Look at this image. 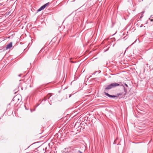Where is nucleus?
<instances>
[{
	"label": "nucleus",
	"mask_w": 153,
	"mask_h": 153,
	"mask_svg": "<svg viewBox=\"0 0 153 153\" xmlns=\"http://www.w3.org/2000/svg\"><path fill=\"white\" fill-rule=\"evenodd\" d=\"M104 94L105 95H106L110 97H111V98H114L117 97V96H115V95H111L106 92H104Z\"/></svg>",
	"instance_id": "obj_1"
},
{
	"label": "nucleus",
	"mask_w": 153,
	"mask_h": 153,
	"mask_svg": "<svg viewBox=\"0 0 153 153\" xmlns=\"http://www.w3.org/2000/svg\"><path fill=\"white\" fill-rule=\"evenodd\" d=\"M12 47V42H10L6 46V49H10V48Z\"/></svg>",
	"instance_id": "obj_2"
},
{
	"label": "nucleus",
	"mask_w": 153,
	"mask_h": 153,
	"mask_svg": "<svg viewBox=\"0 0 153 153\" xmlns=\"http://www.w3.org/2000/svg\"><path fill=\"white\" fill-rule=\"evenodd\" d=\"M112 88H114L117 86L120 85V84L116 82L113 83L111 84Z\"/></svg>",
	"instance_id": "obj_3"
},
{
	"label": "nucleus",
	"mask_w": 153,
	"mask_h": 153,
	"mask_svg": "<svg viewBox=\"0 0 153 153\" xmlns=\"http://www.w3.org/2000/svg\"><path fill=\"white\" fill-rule=\"evenodd\" d=\"M112 88L111 84L110 85H107L105 88V89L106 90H109L111 89Z\"/></svg>",
	"instance_id": "obj_4"
},
{
	"label": "nucleus",
	"mask_w": 153,
	"mask_h": 153,
	"mask_svg": "<svg viewBox=\"0 0 153 153\" xmlns=\"http://www.w3.org/2000/svg\"><path fill=\"white\" fill-rule=\"evenodd\" d=\"M45 8L44 6V5H43L42 6H41L37 10V12H39L41 10H43Z\"/></svg>",
	"instance_id": "obj_5"
},
{
	"label": "nucleus",
	"mask_w": 153,
	"mask_h": 153,
	"mask_svg": "<svg viewBox=\"0 0 153 153\" xmlns=\"http://www.w3.org/2000/svg\"><path fill=\"white\" fill-rule=\"evenodd\" d=\"M69 151H70V150L68 148H65L64 149V152H69Z\"/></svg>",
	"instance_id": "obj_6"
},
{
	"label": "nucleus",
	"mask_w": 153,
	"mask_h": 153,
	"mask_svg": "<svg viewBox=\"0 0 153 153\" xmlns=\"http://www.w3.org/2000/svg\"><path fill=\"white\" fill-rule=\"evenodd\" d=\"M50 4L49 2H48L46 4H45L44 5H43L45 7V8L49 4Z\"/></svg>",
	"instance_id": "obj_7"
},
{
	"label": "nucleus",
	"mask_w": 153,
	"mask_h": 153,
	"mask_svg": "<svg viewBox=\"0 0 153 153\" xmlns=\"http://www.w3.org/2000/svg\"><path fill=\"white\" fill-rule=\"evenodd\" d=\"M50 97H51V96H49V95H48V96L47 97V98H48V99H49Z\"/></svg>",
	"instance_id": "obj_8"
},
{
	"label": "nucleus",
	"mask_w": 153,
	"mask_h": 153,
	"mask_svg": "<svg viewBox=\"0 0 153 153\" xmlns=\"http://www.w3.org/2000/svg\"><path fill=\"white\" fill-rule=\"evenodd\" d=\"M0 39H1V40H4V38H3V37H1L0 38Z\"/></svg>",
	"instance_id": "obj_9"
},
{
	"label": "nucleus",
	"mask_w": 153,
	"mask_h": 153,
	"mask_svg": "<svg viewBox=\"0 0 153 153\" xmlns=\"http://www.w3.org/2000/svg\"><path fill=\"white\" fill-rule=\"evenodd\" d=\"M151 21H153V19H151L150 18L149 19Z\"/></svg>",
	"instance_id": "obj_10"
},
{
	"label": "nucleus",
	"mask_w": 153,
	"mask_h": 153,
	"mask_svg": "<svg viewBox=\"0 0 153 153\" xmlns=\"http://www.w3.org/2000/svg\"><path fill=\"white\" fill-rule=\"evenodd\" d=\"M78 152H79V153H82L81 151H78Z\"/></svg>",
	"instance_id": "obj_11"
},
{
	"label": "nucleus",
	"mask_w": 153,
	"mask_h": 153,
	"mask_svg": "<svg viewBox=\"0 0 153 153\" xmlns=\"http://www.w3.org/2000/svg\"><path fill=\"white\" fill-rule=\"evenodd\" d=\"M125 85H126V87H128V85H127L126 84H125Z\"/></svg>",
	"instance_id": "obj_12"
},
{
	"label": "nucleus",
	"mask_w": 153,
	"mask_h": 153,
	"mask_svg": "<svg viewBox=\"0 0 153 153\" xmlns=\"http://www.w3.org/2000/svg\"><path fill=\"white\" fill-rule=\"evenodd\" d=\"M152 15H151V17H152Z\"/></svg>",
	"instance_id": "obj_13"
},
{
	"label": "nucleus",
	"mask_w": 153,
	"mask_h": 153,
	"mask_svg": "<svg viewBox=\"0 0 153 153\" xmlns=\"http://www.w3.org/2000/svg\"><path fill=\"white\" fill-rule=\"evenodd\" d=\"M19 76H20V75H19Z\"/></svg>",
	"instance_id": "obj_14"
}]
</instances>
